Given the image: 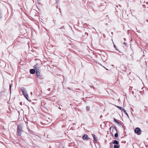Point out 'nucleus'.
<instances>
[{
	"label": "nucleus",
	"mask_w": 148,
	"mask_h": 148,
	"mask_svg": "<svg viewBox=\"0 0 148 148\" xmlns=\"http://www.w3.org/2000/svg\"><path fill=\"white\" fill-rule=\"evenodd\" d=\"M116 123H119V122L117 121V120H116L115 119H114Z\"/></svg>",
	"instance_id": "obj_16"
},
{
	"label": "nucleus",
	"mask_w": 148,
	"mask_h": 148,
	"mask_svg": "<svg viewBox=\"0 0 148 148\" xmlns=\"http://www.w3.org/2000/svg\"><path fill=\"white\" fill-rule=\"evenodd\" d=\"M114 136L116 137H118V133L116 132L115 134H114Z\"/></svg>",
	"instance_id": "obj_14"
},
{
	"label": "nucleus",
	"mask_w": 148,
	"mask_h": 148,
	"mask_svg": "<svg viewBox=\"0 0 148 148\" xmlns=\"http://www.w3.org/2000/svg\"><path fill=\"white\" fill-rule=\"evenodd\" d=\"M22 125L20 124L18 125L17 127V133L18 136H21V133L22 132Z\"/></svg>",
	"instance_id": "obj_1"
},
{
	"label": "nucleus",
	"mask_w": 148,
	"mask_h": 148,
	"mask_svg": "<svg viewBox=\"0 0 148 148\" xmlns=\"http://www.w3.org/2000/svg\"><path fill=\"white\" fill-rule=\"evenodd\" d=\"M110 133L113 136V134L117 132V130L116 128L114 126H112L110 128Z\"/></svg>",
	"instance_id": "obj_3"
},
{
	"label": "nucleus",
	"mask_w": 148,
	"mask_h": 148,
	"mask_svg": "<svg viewBox=\"0 0 148 148\" xmlns=\"http://www.w3.org/2000/svg\"><path fill=\"white\" fill-rule=\"evenodd\" d=\"M2 15L1 14V13H0V18H1L2 17Z\"/></svg>",
	"instance_id": "obj_18"
},
{
	"label": "nucleus",
	"mask_w": 148,
	"mask_h": 148,
	"mask_svg": "<svg viewBox=\"0 0 148 148\" xmlns=\"http://www.w3.org/2000/svg\"><path fill=\"white\" fill-rule=\"evenodd\" d=\"M124 43V45H125V43Z\"/></svg>",
	"instance_id": "obj_19"
},
{
	"label": "nucleus",
	"mask_w": 148,
	"mask_h": 148,
	"mask_svg": "<svg viewBox=\"0 0 148 148\" xmlns=\"http://www.w3.org/2000/svg\"><path fill=\"white\" fill-rule=\"evenodd\" d=\"M88 136L86 134H84L83 137V138L84 139H87L88 140Z\"/></svg>",
	"instance_id": "obj_7"
},
{
	"label": "nucleus",
	"mask_w": 148,
	"mask_h": 148,
	"mask_svg": "<svg viewBox=\"0 0 148 148\" xmlns=\"http://www.w3.org/2000/svg\"><path fill=\"white\" fill-rule=\"evenodd\" d=\"M141 130L138 127L136 128L135 130V132L138 135H140L141 134Z\"/></svg>",
	"instance_id": "obj_4"
},
{
	"label": "nucleus",
	"mask_w": 148,
	"mask_h": 148,
	"mask_svg": "<svg viewBox=\"0 0 148 148\" xmlns=\"http://www.w3.org/2000/svg\"><path fill=\"white\" fill-rule=\"evenodd\" d=\"M39 69H38L37 70H36V75L38 77H41V75H40V73L39 72Z\"/></svg>",
	"instance_id": "obj_5"
},
{
	"label": "nucleus",
	"mask_w": 148,
	"mask_h": 148,
	"mask_svg": "<svg viewBox=\"0 0 148 148\" xmlns=\"http://www.w3.org/2000/svg\"><path fill=\"white\" fill-rule=\"evenodd\" d=\"M62 148H64L63 147Z\"/></svg>",
	"instance_id": "obj_20"
},
{
	"label": "nucleus",
	"mask_w": 148,
	"mask_h": 148,
	"mask_svg": "<svg viewBox=\"0 0 148 148\" xmlns=\"http://www.w3.org/2000/svg\"><path fill=\"white\" fill-rule=\"evenodd\" d=\"M35 70L34 69H31L30 70V73L32 74H34L35 72Z\"/></svg>",
	"instance_id": "obj_6"
},
{
	"label": "nucleus",
	"mask_w": 148,
	"mask_h": 148,
	"mask_svg": "<svg viewBox=\"0 0 148 148\" xmlns=\"http://www.w3.org/2000/svg\"><path fill=\"white\" fill-rule=\"evenodd\" d=\"M93 137L94 142H95V141H96L97 140V138L95 137V135H93Z\"/></svg>",
	"instance_id": "obj_8"
},
{
	"label": "nucleus",
	"mask_w": 148,
	"mask_h": 148,
	"mask_svg": "<svg viewBox=\"0 0 148 148\" xmlns=\"http://www.w3.org/2000/svg\"><path fill=\"white\" fill-rule=\"evenodd\" d=\"M90 108L89 106H87L86 109L87 110H89Z\"/></svg>",
	"instance_id": "obj_15"
},
{
	"label": "nucleus",
	"mask_w": 148,
	"mask_h": 148,
	"mask_svg": "<svg viewBox=\"0 0 148 148\" xmlns=\"http://www.w3.org/2000/svg\"><path fill=\"white\" fill-rule=\"evenodd\" d=\"M119 148V146L118 145H114V148Z\"/></svg>",
	"instance_id": "obj_12"
},
{
	"label": "nucleus",
	"mask_w": 148,
	"mask_h": 148,
	"mask_svg": "<svg viewBox=\"0 0 148 148\" xmlns=\"http://www.w3.org/2000/svg\"><path fill=\"white\" fill-rule=\"evenodd\" d=\"M21 90L24 97L27 100H29L28 98V95L27 94L26 89L24 88H21Z\"/></svg>",
	"instance_id": "obj_2"
},
{
	"label": "nucleus",
	"mask_w": 148,
	"mask_h": 148,
	"mask_svg": "<svg viewBox=\"0 0 148 148\" xmlns=\"http://www.w3.org/2000/svg\"><path fill=\"white\" fill-rule=\"evenodd\" d=\"M34 68L36 70H37L38 69H39V67H38V64H37L35 65L34 66Z\"/></svg>",
	"instance_id": "obj_9"
},
{
	"label": "nucleus",
	"mask_w": 148,
	"mask_h": 148,
	"mask_svg": "<svg viewBox=\"0 0 148 148\" xmlns=\"http://www.w3.org/2000/svg\"><path fill=\"white\" fill-rule=\"evenodd\" d=\"M11 85L10 84V91H11Z\"/></svg>",
	"instance_id": "obj_17"
},
{
	"label": "nucleus",
	"mask_w": 148,
	"mask_h": 148,
	"mask_svg": "<svg viewBox=\"0 0 148 148\" xmlns=\"http://www.w3.org/2000/svg\"><path fill=\"white\" fill-rule=\"evenodd\" d=\"M116 107L120 109L122 111L124 110V109L123 108H121L119 106H116Z\"/></svg>",
	"instance_id": "obj_10"
},
{
	"label": "nucleus",
	"mask_w": 148,
	"mask_h": 148,
	"mask_svg": "<svg viewBox=\"0 0 148 148\" xmlns=\"http://www.w3.org/2000/svg\"><path fill=\"white\" fill-rule=\"evenodd\" d=\"M123 111L124 112V113L127 116H128V115L127 113V112H126V111H125V109H124V110H123Z\"/></svg>",
	"instance_id": "obj_13"
},
{
	"label": "nucleus",
	"mask_w": 148,
	"mask_h": 148,
	"mask_svg": "<svg viewBox=\"0 0 148 148\" xmlns=\"http://www.w3.org/2000/svg\"><path fill=\"white\" fill-rule=\"evenodd\" d=\"M113 144H115V145H118V144H119V143L118 142V141H117L116 140H115L113 142Z\"/></svg>",
	"instance_id": "obj_11"
}]
</instances>
